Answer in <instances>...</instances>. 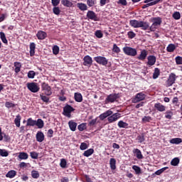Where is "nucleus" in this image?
<instances>
[{
    "mask_svg": "<svg viewBox=\"0 0 182 182\" xmlns=\"http://www.w3.org/2000/svg\"><path fill=\"white\" fill-rule=\"evenodd\" d=\"M129 25L132 28H141L142 31H147L150 28V24L146 21H139L137 20H131L129 21Z\"/></svg>",
    "mask_w": 182,
    "mask_h": 182,
    "instance_id": "obj_1",
    "label": "nucleus"
},
{
    "mask_svg": "<svg viewBox=\"0 0 182 182\" xmlns=\"http://www.w3.org/2000/svg\"><path fill=\"white\" fill-rule=\"evenodd\" d=\"M152 22L153 23L150 27H149V29L151 32H154L156 29H157V26H160V25H161V22H163V21L161 17H154L152 18Z\"/></svg>",
    "mask_w": 182,
    "mask_h": 182,
    "instance_id": "obj_2",
    "label": "nucleus"
},
{
    "mask_svg": "<svg viewBox=\"0 0 182 182\" xmlns=\"http://www.w3.org/2000/svg\"><path fill=\"white\" fill-rule=\"evenodd\" d=\"M177 75L175 73H171L167 80L166 81V87H170L171 86L173 85L176 83V80H177Z\"/></svg>",
    "mask_w": 182,
    "mask_h": 182,
    "instance_id": "obj_3",
    "label": "nucleus"
},
{
    "mask_svg": "<svg viewBox=\"0 0 182 182\" xmlns=\"http://www.w3.org/2000/svg\"><path fill=\"white\" fill-rule=\"evenodd\" d=\"M119 99V94L112 93L107 96L105 103V105H109V103H114Z\"/></svg>",
    "mask_w": 182,
    "mask_h": 182,
    "instance_id": "obj_4",
    "label": "nucleus"
},
{
    "mask_svg": "<svg viewBox=\"0 0 182 182\" xmlns=\"http://www.w3.org/2000/svg\"><path fill=\"white\" fill-rule=\"evenodd\" d=\"M123 52L127 56H136L137 55V50L136 48H133L132 47L126 46L123 48Z\"/></svg>",
    "mask_w": 182,
    "mask_h": 182,
    "instance_id": "obj_5",
    "label": "nucleus"
},
{
    "mask_svg": "<svg viewBox=\"0 0 182 182\" xmlns=\"http://www.w3.org/2000/svg\"><path fill=\"white\" fill-rule=\"evenodd\" d=\"M27 89H28L30 92H32V93H37L41 88L38 86V83L36 82H28Z\"/></svg>",
    "mask_w": 182,
    "mask_h": 182,
    "instance_id": "obj_6",
    "label": "nucleus"
},
{
    "mask_svg": "<svg viewBox=\"0 0 182 182\" xmlns=\"http://www.w3.org/2000/svg\"><path fill=\"white\" fill-rule=\"evenodd\" d=\"M72 112H75V108L67 104L63 107V114L64 116H66V117H71L72 115L70 114V113H72Z\"/></svg>",
    "mask_w": 182,
    "mask_h": 182,
    "instance_id": "obj_7",
    "label": "nucleus"
},
{
    "mask_svg": "<svg viewBox=\"0 0 182 182\" xmlns=\"http://www.w3.org/2000/svg\"><path fill=\"white\" fill-rule=\"evenodd\" d=\"M94 60H95V62H97V63H98L99 65H102V66H106V65H107V63L109 62L107 58H106V57H103V56L95 57Z\"/></svg>",
    "mask_w": 182,
    "mask_h": 182,
    "instance_id": "obj_8",
    "label": "nucleus"
},
{
    "mask_svg": "<svg viewBox=\"0 0 182 182\" xmlns=\"http://www.w3.org/2000/svg\"><path fill=\"white\" fill-rule=\"evenodd\" d=\"M146 99V94L144 92H139L135 95V97L132 99V103H139V102H141V100H144Z\"/></svg>",
    "mask_w": 182,
    "mask_h": 182,
    "instance_id": "obj_9",
    "label": "nucleus"
},
{
    "mask_svg": "<svg viewBox=\"0 0 182 182\" xmlns=\"http://www.w3.org/2000/svg\"><path fill=\"white\" fill-rule=\"evenodd\" d=\"M41 87L43 90H45V95H46V96H50L52 95V87L49 86V84L43 82Z\"/></svg>",
    "mask_w": 182,
    "mask_h": 182,
    "instance_id": "obj_10",
    "label": "nucleus"
},
{
    "mask_svg": "<svg viewBox=\"0 0 182 182\" xmlns=\"http://www.w3.org/2000/svg\"><path fill=\"white\" fill-rule=\"evenodd\" d=\"M120 117H121L120 113L117 112L108 117L107 120L109 123H114V122H117V120H119Z\"/></svg>",
    "mask_w": 182,
    "mask_h": 182,
    "instance_id": "obj_11",
    "label": "nucleus"
},
{
    "mask_svg": "<svg viewBox=\"0 0 182 182\" xmlns=\"http://www.w3.org/2000/svg\"><path fill=\"white\" fill-rule=\"evenodd\" d=\"M87 18H88V19H91V21H95V22H97L99 21V17H97V15H96V13L93 11H87Z\"/></svg>",
    "mask_w": 182,
    "mask_h": 182,
    "instance_id": "obj_12",
    "label": "nucleus"
},
{
    "mask_svg": "<svg viewBox=\"0 0 182 182\" xmlns=\"http://www.w3.org/2000/svg\"><path fill=\"white\" fill-rule=\"evenodd\" d=\"M83 65L87 66L88 68H90L93 63V59H92V57L90 55H85L83 58Z\"/></svg>",
    "mask_w": 182,
    "mask_h": 182,
    "instance_id": "obj_13",
    "label": "nucleus"
},
{
    "mask_svg": "<svg viewBox=\"0 0 182 182\" xmlns=\"http://www.w3.org/2000/svg\"><path fill=\"white\" fill-rule=\"evenodd\" d=\"M148 62L147 65L148 66H154V65H156V62L157 60V58L154 55H149L148 58Z\"/></svg>",
    "mask_w": 182,
    "mask_h": 182,
    "instance_id": "obj_14",
    "label": "nucleus"
},
{
    "mask_svg": "<svg viewBox=\"0 0 182 182\" xmlns=\"http://www.w3.org/2000/svg\"><path fill=\"white\" fill-rule=\"evenodd\" d=\"M113 114V111L110 110V109H108L105 112L101 114L100 116H99V118L101 119V120H104L105 119H106L107 117H109V116H112Z\"/></svg>",
    "mask_w": 182,
    "mask_h": 182,
    "instance_id": "obj_15",
    "label": "nucleus"
},
{
    "mask_svg": "<svg viewBox=\"0 0 182 182\" xmlns=\"http://www.w3.org/2000/svg\"><path fill=\"white\" fill-rule=\"evenodd\" d=\"M161 2V0H156L154 1H149L148 3H145L146 4L142 6V9H146V8H149V6H153L154 5H157V4H159Z\"/></svg>",
    "mask_w": 182,
    "mask_h": 182,
    "instance_id": "obj_16",
    "label": "nucleus"
},
{
    "mask_svg": "<svg viewBox=\"0 0 182 182\" xmlns=\"http://www.w3.org/2000/svg\"><path fill=\"white\" fill-rule=\"evenodd\" d=\"M47 36L48 34L46 33V32L43 31H38L36 34V37L38 38V39H39V41H43V39H46Z\"/></svg>",
    "mask_w": 182,
    "mask_h": 182,
    "instance_id": "obj_17",
    "label": "nucleus"
},
{
    "mask_svg": "<svg viewBox=\"0 0 182 182\" xmlns=\"http://www.w3.org/2000/svg\"><path fill=\"white\" fill-rule=\"evenodd\" d=\"M132 153L135 154L136 159H138L139 160H141L142 159H144L143 154H141V151H140V149H134Z\"/></svg>",
    "mask_w": 182,
    "mask_h": 182,
    "instance_id": "obj_18",
    "label": "nucleus"
},
{
    "mask_svg": "<svg viewBox=\"0 0 182 182\" xmlns=\"http://www.w3.org/2000/svg\"><path fill=\"white\" fill-rule=\"evenodd\" d=\"M36 141L39 143H42L45 140V134L42 132H38L36 135Z\"/></svg>",
    "mask_w": 182,
    "mask_h": 182,
    "instance_id": "obj_19",
    "label": "nucleus"
},
{
    "mask_svg": "<svg viewBox=\"0 0 182 182\" xmlns=\"http://www.w3.org/2000/svg\"><path fill=\"white\" fill-rule=\"evenodd\" d=\"M154 107L158 112H166V106L160 102L154 104Z\"/></svg>",
    "mask_w": 182,
    "mask_h": 182,
    "instance_id": "obj_20",
    "label": "nucleus"
},
{
    "mask_svg": "<svg viewBox=\"0 0 182 182\" xmlns=\"http://www.w3.org/2000/svg\"><path fill=\"white\" fill-rule=\"evenodd\" d=\"M74 99L75 102H77L78 103L83 102V96L80 92H75Z\"/></svg>",
    "mask_w": 182,
    "mask_h": 182,
    "instance_id": "obj_21",
    "label": "nucleus"
},
{
    "mask_svg": "<svg viewBox=\"0 0 182 182\" xmlns=\"http://www.w3.org/2000/svg\"><path fill=\"white\" fill-rule=\"evenodd\" d=\"M147 58V50H142L140 55L137 57L139 60H144Z\"/></svg>",
    "mask_w": 182,
    "mask_h": 182,
    "instance_id": "obj_22",
    "label": "nucleus"
},
{
    "mask_svg": "<svg viewBox=\"0 0 182 182\" xmlns=\"http://www.w3.org/2000/svg\"><path fill=\"white\" fill-rule=\"evenodd\" d=\"M68 126L71 132H76V127H77V123L73 122V120L69 121Z\"/></svg>",
    "mask_w": 182,
    "mask_h": 182,
    "instance_id": "obj_23",
    "label": "nucleus"
},
{
    "mask_svg": "<svg viewBox=\"0 0 182 182\" xmlns=\"http://www.w3.org/2000/svg\"><path fill=\"white\" fill-rule=\"evenodd\" d=\"M29 155L26 152H20L18 153V160H28Z\"/></svg>",
    "mask_w": 182,
    "mask_h": 182,
    "instance_id": "obj_24",
    "label": "nucleus"
},
{
    "mask_svg": "<svg viewBox=\"0 0 182 182\" xmlns=\"http://www.w3.org/2000/svg\"><path fill=\"white\" fill-rule=\"evenodd\" d=\"M21 120H22V117H21V114H17L15 119H14V124H16V127H21Z\"/></svg>",
    "mask_w": 182,
    "mask_h": 182,
    "instance_id": "obj_25",
    "label": "nucleus"
},
{
    "mask_svg": "<svg viewBox=\"0 0 182 182\" xmlns=\"http://www.w3.org/2000/svg\"><path fill=\"white\" fill-rule=\"evenodd\" d=\"M61 4L63 6H66L67 8H72V6H73V3L70 0H62Z\"/></svg>",
    "mask_w": 182,
    "mask_h": 182,
    "instance_id": "obj_26",
    "label": "nucleus"
},
{
    "mask_svg": "<svg viewBox=\"0 0 182 182\" xmlns=\"http://www.w3.org/2000/svg\"><path fill=\"white\" fill-rule=\"evenodd\" d=\"M35 49H36V44H35V43H31L30 56H35Z\"/></svg>",
    "mask_w": 182,
    "mask_h": 182,
    "instance_id": "obj_27",
    "label": "nucleus"
},
{
    "mask_svg": "<svg viewBox=\"0 0 182 182\" xmlns=\"http://www.w3.org/2000/svg\"><path fill=\"white\" fill-rule=\"evenodd\" d=\"M93 153H95V149H89L86 151H84V153L82 154V155L85 157H90V156H92V154H93Z\"/></svg>",
    "mask_w": 182,
    "mask_h": 182,
    "instance_id": "obj_28",
    "label": "nucleus"
},
{
    "mask_svg": "<svg viewBox=\"0 0 182 182\" xmlns=\"http://www.w3.org/2000/svg\"><path fill=\"white\" fill-rule=\"evenodd\" d=\"M14 72L16 73H19L21 72V68H22V64L20 62H15L14 63Z\"/></svg>",
    "mask_w": 182,
    "mask_h": 182,
    "instance_id": "obj_29",
    "label": "nucleus"
},
{
    "mask_svg": "<svg viewBox=\"0 0 182 182\" xmlns=\"http://www.w3.org/2000/svg\"><path fill=\"white\" fill-rule=\"evenodd\" d=\"M36 126H37L38 129H43L45 123L43 122V120H42V119H38L37 121H36Z\"/></svg>",
    "mask_w": 182,
    "mask_h": 182,
    "instance_id": "obj_30",
    "label": "nucleus"
},
{
    "mask_svg": "<svg viewBox=\"0 0 182 182\" xmlns=\"http://www.w3.org/2000/svg\"><path fill=\"white\" fill-rule=\"evenodd\" d=\"M109 166L111 170H116V159L111 158L109 160Z\"/></svg>",
    "mask_w": 182,
    "mask_h": 182,
    "instance_id": "obj_31",
    "label": "nucleus"
},
{
    "mask_svg": "<svg viewBox=\"0 0 182 182\" xmlns=\"http://www.w3.org/2000/svg\"><path fill=\"white\" fill-rule=\"evenodd\" d=\"M118 127L119 129H127L129 127V124L121 120L118 122Z\"/></svg>",
    "mask_w": 182,
    "mask_h": 182,
    "instance_id": "obj_32",
    "label": "nucleus"
},
{
    "mask_svg": "<svg viewBox=\"0 0 182 182\" xmlns=\"http://www.w3.org/2000/svg\"><path fill=\"white\" fill-rule=\"evenodd\" d=\"M77 6L80 11H87V5L83 3H77Z\"/></svg>",
    "mask_w": 182,
    "mask_h": 182,
    "instance_id": "obj_33",
    "label": "nucleus"
},
{
    "mask_svg": "<svg viewBox=\"0 0 182 182\" xmlns=\"http://www.w3.org/2000/svg\"><path fill=\"white\" fill-rule=\"evenodd\" d=\"M171 144H180V143H182L181 138H173L170 140Z\"/></svg>",
    "mask_w": 182,
    "mask_h": 182,
    "instance_id": "obj_34",
    "label": "nucleus"
},
{
    "mask_svg": "<svg viewBox=\"0 0 182 182\" xmlns=\"http://www.w3.org/2000/svg\"><path fill=\"white\" fill-rule=\"evenodd\" d=\"M15 176H16V171L11 170L6 173V177H8L9 178H14Z\"/></svg>",
    "mask_w": 182,
    "mask_h": 182,
    "instance_id": "obj_35",
    "label": "nucleus"
},
{
    "mask_svg": "<svg viewBox=\"0 0 182 182\" xmlns=\"http://www.w3.org/2000/svg\"><path fill=\"white\" fill-rule=\"evenodd\" d=\"M0 38L2 41L3 43L8 45V40L6 39V36H5V33L0 32Z\"/></svg>",
    "mask_w": 182,
    "mask_h": 182,
    "instance_id": "obj_36",
    "label": "nucleus"
},
{
    "mask_svg": "<svg viewBox=\"0 0 182 182\" xmlns=\"http://www.w3.org/2000/svg\"><path fill=\"white\" fill-rule=\"evenodd\" d=\"M68 161L65 159H61L60 162V166L61 168H66L68 166Z\"/></svg>",
    "mask_w": 182,
    "mask_h": 182,
    "instance_id": "obj_37",
    "label": "nucleus"
},
{
    "mask_svg": "<svg viewBox=\"0 0 182 182\" xmlns=\"http://www.w3.org/2000/svg\"><path fill=\"white\" fill-rule=\"evenodd\" d=\"M167 52L171 53L176 50V45L171 43L166 48Z\"/></svg>",
    "mask_w": 182,
    "mask_h": 182,
    "instance_id": "obj_38",
    "label": "nucleus"
},
{
    "mask_svg": "<svg viewBox=\"0 0 182 182\" xmlns=\"http://www.w3.org/2000/svg\"><path fill=\"white\" fill-rule=\"evenodd\" d=\"M36 120H33L32 118H28L27 119L26 126H36Z\"/></svg>",
    "mask_w": 182,
    "mask_h": 182,
    "instance_id": "obj_39",
    "label": "nucleus"
},
{
    "mask_svg": "<svg viewBox=\"0 0 182 182\" xmlns=\"http://www.w3.org/2000/svg\"><path fill=\"white\" fill-rule=\"evenodd\" d=\"M159 76H160V69H159V68H156L153 73V79H157Z\"/></svg>",
    "mask_w": 182,
    "mask_h": 182,
    "instance_id": "obj_40",
    "label": "nucleus"
},
{
    "mask_svg": "<svg viewBox=\"0 0 182 182\" xmlns=\"http://www.w3.org/2000/svg\"><path fill=\"white\" fill-rule=\"evenodd\" d=\"M86 123H82L77 126V129L80 132H83V130H86L87 127L86 126Z\"/></svg>",
    "mask_w": 182,
    "mask_h": 182,
    "instance_id": "obj_41",
    "label": "nucleus"
},
{
    "mask_svg": "<svg viewBox=\"0 0 182 182\" xmlns=\"http://www.w3.org/2000/svg\"><path fill=\"white\" fill-rule=\"evenodd\" d=\"M141 120L143 123H150L153 120V118L150 116H144Z\"/></svg>",
    "mask_w": 182,
    "mask_h": 182,
    "instance_id": "obj_42",
    "label": "nucleus"
},
{
    "mask_svg": "<svg viewBox=\"0 0 182 182\" xmlns=\"http://www.w3.org/2000/svg\"><path fill=\"white\" fill-rule=\"evenodd\" d=\"M179 163H180V159L174 158L171 160V165L176 166H178Z\"/></svg>",
    "mask_w": 182,
    "mask_h": 182,
    "instance_id": "obj_43",
    "label": "nucleus"
},
{
    "mask_svg": "<svg viewBox=\"0 0 182 182\" xmlns=\"http://www.w3.org/2000/svg\"><path fill=\"white\" fill-rule=\"evenodd\" d=\"M173 112L171 111H166L165 113V119H168V120H171L173 117Z\"/></svg>",
    "mask_w": 182,
    "mask_h": 182,
    "instance_id": "obj_44",
    "label": "nucleus"
},
{
    "mask_svg": "<svg viewBox=\"0 0 182 182\" xmlns=\"http://www.w3.org/2000/svg\"><path fill=\"white\" fill-rule=\"evenodd\" d=\"M172 18L176 21H178L181 18V14L178 11H175L172 15Z\"/></svg>",
    "mask_w": 182,
    "mask_h": 182,
    "instance_id": "obj_45",
    "label": "nucleus"
},
{
    "mask_svg": "<svg viewBox=\"0 0 182 182\" xmlns=\"http://www.w3.org/2000/svg\"><path fill=\"white\" fill-rule=\"evenodd\" d=\"M40 97H41V100H43V102H44V103H50L49 97H47L46 95H40Z\"/></svg>",
    "mask_w": 182,
    "mask_h": 182,
    "instance_id": "obj_46",
    "label": "nucleus"
},
{
    "mask_svg": "<svg viewBox=\"0 0 182 182\" xmlns=\"http://www.w3.org/2000/svg\"><path fill=\"white\" fill-rule=\"evenodd\" d=\"M27 76L28 79H34L35 76H36V73L33 70H30L28 71Z\"/></svg>",
    "mask_w": 182,
    "mask_h": 182,
    "instance_id": "obj_47",
    "label": "nucleus"
},
{
    "mask_svg": "<svg viewBox=\"0 0 182 182\" xmlns=\"http://www.w3.org/2000/svg\"><path fill=\"white\" fill-rule=\"evenodd\" d=\"M53 12L54 15H60V9L55 6L53 8Z\"/></svg>",
    "mask_w": 182,
    "mask_h": 182,
    "instance_id": "obj_48",
    "label": "nucleus"
},
{
    "mask_svg": "<svg viewBox=\"0 0 182 182\" xmlns=\"http://www.w3.org/2000/svg\"><path fill=\"white\" fill-rule=\"evenodd\" d=\"M133 170H134L136 174H141V168L139 166L134 165L132 166Z\"/></svg>",
    "mask_w": 182,
    "mask_h": 182,
    "instance_id": "obj_49",
    "label": "nucleus"
},
{
    "mask_svg": "<svg viewBox=\"0 0 182 182\" xmlns=\"http://www.w3.org/2000/svg\"><path fill=\"white\" fill-rule=\"evenodd\" d=\"M168 167H167V166L166 167H164V168L156 171L155 172V174L156 176H160V174H162V173H164V171H166V170H168Z\"/></svg>",
    "mask_w": 182,
    "mask_h": 182,
    "instance_id": "obj_50",
    "label": "nucleus"
},
{
    "mask_svg": "<svg viewBox=\"0 0 182 182\" xmlns=\"http://www.w3.org/2000/svg\"><path fill=\"white\" fill-rule=\"evenodd\" d=\"M136 140L138 143H143L146 139H144V134H141V135H139L136 137Z\"/></svg>",
    "mask_w": 182,
    "mask_h": 182,
    "instance_id": "obj_51",
    "label": "nucleus"
},
{
    "mask_svg": "<svg viewBox=\"0 0 182 182\" xmlns=\"http://www.w3.org/2000/svg\"><path fill=\"white\" fill-rule=\"evenodd\" d=\"M95 35L98 39H102L103 38V33H102V31L97 30L95 33Z\"/></svg>",
    "mask_w": 182,
    "mask_h": 182,
    "instance_id": "obj_52",
    "label": "nucleus"
},
{
    "mask_svg": "<svg viewBox=\"0 0 182 182\" xmlns=\"http://www.w3.org/2000/svg\"><path fill=\"white\" fill-rule=\"evenodd\" d=\"M39 171L33 170L31 171V176L33 178H39Z\"/></svg>",
    "mask_w": 182,
    "mask_h": 182,
    "instance_id": "obj_53",
    "label": "nucleus"
},
{
    "mask_svg": "<svg viewBox=\"0 0 182 182\" xmlns=\"http://www.w3.org/2000/svg\"><path fill=\"white\" fill-rule=\"evenodd\" d=\"M89 147V146L87 145V144L82 142L81 143L80 146V150H86Z\"/></svg>",
    "mask_w": 182,
    "mask_h": 182,
    "instance_id": "obj_54",
    "label": "nucleus"
},
{
    "mask_svg": "<svg viewBox=\"0 0 182 182\" xmlns=\"http://www.w3.org/2000/svg\"><path fill=\"white\" fill-rule=\"evenodd\" d=\"M30 156H31V159H34L35 160H36L38 159V156H39V154L37 152L31 151V152H30Z\"/></svg>",
    "mask_w": 182,
    "mask_h": 182,
    "instance_id": "obj_55",
    "label": "nucleus"
},
{
    "mask_svg": "<svg viewBox=\"0 0 182 182\" xmlns=\"http://www.w3.org/2000/svg\"><path fill=\"white\" fill-rule=\"evenodd\" d=\"M112 50H113V52H114L115 53H120V48H119L117 44H114V45H113V49H112Z\"/></svg>",
    "mask_w": 182,
    "mask_h": 182,
    "instance_id": "obj_56",
    "label": "nucleus"
},
{
    "mask_svg": "<svg viewBox=\"0 0 182 182\" xmlns=\"http://www.w3.org/2000/svg\"><path fill=\"white\" fill-rule=\"evenodd\" d=\"M53 55H58L59 53V46H54L53 47Z\"/></svg>",
    "mask_w": 182,
    "mask_h": 182,
    "instance_id": "obj_57",
    "label": "nucleus"
},
{
    "mask_svg": "<svg viewBox=\"0 0 182 182\" xmlns=\"http://www.w3.org/2000/svg\"><path fill=\"white\" fill-rule=\"evenodd\" d=\"M5 106L6 107H7V109H11V107H15V104L11 102H6L5 103Z\"/></svg>",
    "mask_w": 182,
    "mask_h": 182,
    "instance_id": "obj_58",
    "label": "nucleus"
},
{
    "mask_svg": "<svg viewBox=\"0 0 182 182\" xmlns=\"http://www.w3.org/2000/svg\"><path fill=\"white\" fill-rule=\"evenodd\" d=\"M172 103L173 105H175V106H177L178 107L180 106V105L178 104V97H173L172 100Z\"/></svg>",
    "mask_w": 182,
    "mask_h": 182,
    "instance_id": "obj_59",
    "label": "nucleus"
},
{
    "mask_svg": "<svg viewBox=\"0 0 182 182\" xmlns=\"http://www.w3.org/2000/svg\"><path fill=\"white\" fill-rule=\"evenodd\" d=\"M176 65H182V57L177 56L175 58Z\"/></svg>",
    "mask_w": 182,
    "mask_h": 182,
    "instance_id": "obj_60",
    "label": "nucleus"
},
{
    "mask_svg": "<svg viewBox=\"0 0 182 182\" xmlns=\"http://www.w3.org/2000/svg\"><path fill=\"white\" fill-rule=\"evenodd\" d=\"M127 36L129 38V39H133L134 38H136V34L133 31H129L127 33Z\"/></svg>",
    "mask_w": 182,
    "mask_h": 182,
    "instance_id": "obj_61",
    "label": "nucleus"
},
{
    "mask_svg": "<svg viewBox=\"0 0 182 182\" xmlns=\"http://www.w3.org/2000/svg\"><path fill=\"white\" fill-rule=\"evenodd\" d=\"M96 4V0H87V4L88 6H93Z\"/></svg>",
    "mask_w": 182,
    "mask_h": 182,
    "instance_id": "obj_62",
    "label": "nucleus"
},
{
    "mask_svg": "<svg viewBox=\"0 0 182 182\" xmlns=\"http://www.w3.org/2000/svg\"><path fill=\"white\" fill-rule=\"evenodd\" d=\"M97 122V118L92 119L91 121L89 122L88 126H90V127L92 126H95V124H96Z\"/></svg>",
    "mask_w": 182,
    "mask_h": 182,
    "instance_id": "obj_63",
    "label": "nucleus"
},
{
    "mask_svg": "<svg viewBox=\"0 0 182 182\" xmlns=\"http://www.w3.org/2000/svg\"><path fill=\"white\" fill-rule=\"evenodd\" d=\"M53 6H58L60 4V0H51Z\"/></svg>",
    "mask_w": 182,
    "mask_h": 182,
    "instance_id": "obj_64",
    "label": "nucleus"
}]
</instances>
